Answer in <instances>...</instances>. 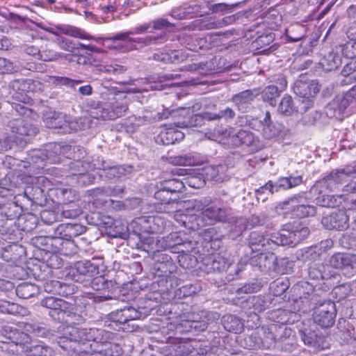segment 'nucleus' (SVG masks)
I'll return each mask as SVG.
<instances>
[{"label": "nucleus", "instance_id": "nucleus-34", "mask_svg": "<svg viewBox=\"0 0 356 356\" xmlns=\"http://www.w3.org/2000/svg\"><path fill=\"white\" fill-rule=\"evenodd\" d=\"M58 236L70 241L84 232V227L79 224H61L57 228Z\"/></svg>", "mask_w": 356, "mask_h": 356}, {"label": "nucleus", "instance_id": "nucleus-17", "mask_svg": "<svg viewBox=\"0 0 356 356\" xmlns=\"http://www.w3.org/2000/svg\"><path fill=\"white\" fill-rule=\"evenodd\" d=\"M281 245L294 246L305 239L309 234V230L306 227H302L299 223L288 224L280 231Z\"/></svg>", "mask_w": 356, "mask_h": 356}, {"label": "nucleus", "instance_id": "nucleus-4", "mask_svg": "<svg viewBox=\"0 0 356 356\" xmlns=\"http://www.w3.org/2000/svg\"><path fill=\"white\" fill-rule=\"evenodd\" d=\"M187 209L200 212L189 228L195 229L207 224L226 222L231 216V209L224 204L220 198L209 197L201 200H190L187 203Z\"/></svg>", "mask_w": 356, "mask_h": 356}, {"label": "nucleus", "instance_id": "nucleus-56", "mask_svg": "<svg viewBox=\"0 0 356 356\" xmlns=\"http://www.w3.org/2000/svg\"><path fill=\"white\" fill-rule=\"evenodd\" d=\"M289 287V282L286 279H277L270 285V290L275 296L283 294Z\"/></svg>", "mask_w": 356, "mask_h": 356}, {"label": "nucleus", "instance_id": "nucleus-11", "mask_svg": "<svg viewBox=\"0 0 356 356\" xmlns=\"http://www.w3.org/2000/svg\"><path fill=\"white\" fill-rule=\"evenodd\" d=\"M348 107L356 108V93L354 87L346 93L336 95L326 106L325 113L330 118L339 119L342 118V114Z\"/></svg>", "mask_w": 356, "mask_h": 356}, {"label": "nucleus", "instance_id": "nucleus-37", "mask_svg": "<svg viewBox=\"0 0 356 356\" xmlns=\"http://www.w3.org/2000/svg\"><path fill=\"white\" fill-rule=\"evenodd\" d=\"M325 71H332L337 69L341 64V57L338 49L325 54L319 62Z\"/></svg>", "mask_w": 356, "mask_h": 356}, {"label": "nucleus", "instance_id": "nucleus-23", "mask_svg": "<svg viewBox=\"0 0 356 356\" xmlns=\"http://www.w3.org/2000/svg\"><path fill=\"white\" fill-rule=\"evenodd\" d=\"M313 291L312 284L307 282H302L295 286L294 291L300 295L299 298L296 300L298 312L305 313L312 309L314 303L310 296H312Z\"/></svg>", "mask_w": 356, "mask_h": 356}, {"label": "nucleus", "instance_id": "nucleus-20", "mask_svg": "<svg viewBox=\"0 0 356 356\" xmlns=\"http://www.w3.org/2000/svg\"><path fill=\"white\" fill-rule=\"evenodd\" d=\"M131 225L136 233H159L163 229L161 219L157 216H141L132 221Z\"/></svg>", "mask_w": 356, "mask_h": 356}, {"label": "nucleus", "instance_id": "nucleus-41", "mask_svg": "<svg viewBox=\"0 0 356 356\" xmlns=\"http://www.w3.org/2000/svg\"><path fill=\"white\" fill-rule=\"evenodd\" d=\"M222 324L226 330L234 333L241 332L243 329L241 321L236 316L231 314L222 316Z\"/></svg>", "mask_w": 356, "mask_h": 356}, {"label": "nucleus", "instance_id": "nucleus-22", "mask_svg": "<svg viewBox=\"0 0 356 356\" xmlns=\"http://www.w3.org/2000/svg\"><path fill=\"white\" fill-rule=\"evenodd\" d=\"M193 340L175 339L161 349L164 356H185L193 352L195 346Z\"/></svg>", "mask_w": 356, "mask_h": 356}, {"label": "nucleus", "instance_id": "nucleus-33", "mask_svg": "<svg viewBox=\"0 0 356 356\" xmlns=\"http://www.w3.org/2000/svg\"><path fill=\"white\" fill-rule=\"evenodd\" d=\"M255 97L256 95L252 91L247 90L234 95L232 98V101L238 111L245 113L250 109L252 102Z\"/></svg>", "mask_w": 356, "mask_h": 356}, {"label": "nucleus", "instance_id": "nucleus-58", "mask_svg": "<svg viewBox=\"0 0 356 356\" xmlns=\"http://www.w3.org/2000/svg\"><path fill=\"white\" fill-rule=\"evenodd\" d=\"M188 71H199L200 73H207L214 70V63L212 60L192 63L185 66Z\"/></svg>", "mask_w": 356, "mask_h": 356}, {"label": "nucleus", "instance_id": "nucleus-13", "mask_svg": "<svg viewBox=\"0 0 356 356\" xmlns=\"http://www.w3.org/2000/svg\"><path fill=\"white\" fill-rule=\"evenodd\" d=\"M302 182L301 176L289 177H280L275 182L268 181L265 185L256 190V195L258 200L262 199L264 201L266 197L263 195L265 193L273 194L281 191H286L289 188L299 186Z\"/></svg>", "mask_w": 356, "mask_h": 356}, {"label": "nucleus", "instance_id": "nucleus-28", "mask_svg": "<svg viewBox=\"0 0 356 356\" xmlns=\"http://www.w3.org/2000/svg\"><path fill=\"white\" fill-rule=\"evenodd\" d=\"M8 127L12 132L25 136H34L38 129L23 118H17L9 122Z\"/></svg>", "mask_w": 356, "mask_h": 356}, {"label": "nucleus", "instance_id": "nucleus-9", "mask_svg": "<svg viewBox=\"0 0 356 356\" xmlns=\"http://www.w3.org/2000/svg\"><path fill=\"white\" fill-rule=\"evenodd\" d=\"M105 106L99 110L100 114L97 116L104 120H112L120 118L128 110V102L124 92H111L107 95Z\"/></svg>", "mask_w": 356, "mask_h": 356}, {"label": "nucleus", "instance_id": "nucleus-45", "mask_svg": "<svg viewBox=\"0 0 356 356\" xmlns=\"http://www.w3.org/2000/svg\"><path fill=\"white\" fill-rule=\"evenodd\" d=\"M234 20L235 17L234 15L225 17L221 20H215L214 19L211 18L208 21L200 22L199 28L202 30L218 29L232 24Z\"/></svg>", "mask_w": 356, "mask_h": 356}, {"label": "nucleus", "instance_id": "nucleus-6", "mask_svg": "<svg viewBox=\"0 0 356 356\" xmlns=\"http://www.w3.org/2000/svg\"><path fill=\"white\" fill-rule=\"evenodd\" d=\"M99 273L97 264L90 261H80L70 269L67 275L72 280L85 286H91L95 290H102L106 283L102 276L96 277Z\"/></svg>", "mask_w": 356, "mask_h": 356}, {"label": "nucleus", "instance_id": "nucleus-50", "mask_svg": "<svg viewBox=\"0 0 356 356\" xmlns=\"http://www.w3.org/2000/svg\"><path fill=\"white\" fill-rule=\"evenodd\" d=\"M26 331L30 332L35 336L39 337L50 339L51 337L56 335V332L54 330H49L43 324L40 323L27 324L26 325Z\"/></svg>", "mask_w": 356, "mask_h": 356}, {"label": "nucleus", "instance_id": "nucleus-3", "mask_svg": "<svg viewBox=\"0 0 356 356\" xmlns=\"http://www.w3.org/2000/svg\"><path fill=\"white\" fill-rule=\"evenodd\" d=\"M338 270L347 277L356 275V257L344 252H335L323 264L312 261L308 267L309 277L314 280L332 281L339 277Z\"/></svg>", "mask_w": 356, "mask_h": 356}, {"label": "nucleus", "instance_id": "nucleus-40", "mask_svg": "<svg viewBox=\"0 0 356 356\" xmlns=\"http://www.w3.org/2000/svg\"><path fill=\"white\" fill-rule=\"evenodd\" d=\"M158 190L154 193V197L156 200L159 201L161 205H163L164 208L161 209V211L163 212H169L168 206L173 205L177 204L176 198H173L172 197V195H170L169 192H168L165 189H163V187L160 186H157Z\"/></svg>", "mask_w": 356, "mask_h": 356}, {"label": "nucleus", "instance_id": "nucleus-59", "mask_svg": "<svg viewBox=\"0 0 356 356\" xmlns=\"http://www.w3.org/2000/svg\"><path fill=\"white\" fill-rule=\"evenodd\" d=\"M124 191V188L121 186H116L112 188L111 186L99 188L92 191L93 193L99 194V195L102 196H118L121 195Z\"/></svg>", "mask_w": 356, "mask_h": 356}, {"label": "nucleus", "instance_id": "nucleus-1", "mask_svg": "<svg viewBox=\"0 0 356 356\" xmlns=\"http://www.w3.org/2000/svg\"><path fill=\"white\" fill-rule=\"evenodd\" d=\"M113 334L99 328L67 327L58 343L70 356L79 353L100 356H120L122 349L120 345L109 341Z\"/></svg>", "mask_w": 356, "mask_h": 356}, {"label": "nucleus", "instance_id": "nucleus-36", "mask_svg": "<svg viewBox=\"0 0 356 356\" xmlns=\"http://www.w3.org/2000/svg\"><path fill=\"white\" fill-rule=\"evenodd\" d=\"M204 159L197 153L178 155L171 158V162L176 165L194 166L202 165Z\"/></svg>", "mask_w": 356, "mask_h": 356}, {"label": "nucleus", "instance_id": "nucleus-64", "mask_svg": "<svg viewBox=\"0 0 356 356\" xmlns=\"http://www.w3.org/2000/svg\"><path fill=\"white\" fill-rule=\"evenodd\" d=\"M61 55L62 54L51 49H44L40 51L39 60L46 62L52 61L56 60L58 57L61 56Z\"/></svg>", "mask_w": 356, "mask_h": 356}, {"label": "nucleus", "instance_id": "nucleus-48", "mask_svg": "<svg viewBox=\"0 0 356 356\" xmlns=\"http://www.w3.org/2000/svg\"><path fill=\"white\" fill-rule=\"evenodd\" d=\"M24 354L27 356H52L54 351L51 348L44 343L30 346L26 344Z\"/></svg>", "mask_w": 356, "mask_h": 356}, {"label": "nucleus", "instance_id": "nucleus-26", "mask_svg": "<svg viewBox=\"0 0 356 356\" xmlns=\"http://www.w3.org/2000/svg\"><path fill=\"white\" fill-rule=\"evenodd\" d=\"M262 332V338L254 342L253 344H250L248 348H266L270 349L277 346V332H270V325L268 327H262L261 329Z\"/></svg>", "mask_w": 356, "mask_h": 356}, {"label": "nucleus", "instance_id": "nucleus-27", "mask_svg": "<svg viewBox=\"0 0 356 356\" xmlns=\"http://www.w3.org/2000/svg\"><path fill=\"white\" fill-rule=\"evenodd\" d=\"M110 316L114 322L124 324L129 321L141 318L143 313L134 307L129 306L112 312Z\"/></svg>", "mask_w": 356, "mask_h": 356}, {"label": "nucleus", "instance_id": "nucleus-61", "mask_svg": "<svg viewBox=\"0 0 356 356\" xmlns=\"http://www.w3.org/2000/svg\"><path fill=\"white\" fill-rule=\"evenodd\" d=\"M340 52L347 58H356V41H350L339 47Z\"/></svg>", "mask_w": 356, "mask_h": 356}, {"label": "nucleus", "instance_id": "nucleus-53", "mask_svg": "<svg viewBox=\"0 0 356 356\" xmlns=\"http://www.w3.org/2000/svg\"><path fill=\"white\" fill-rule=\"evenodd\" d=\"M160 185L163 187L170 195L177 193H181L184 188V184L182 181L178 179H165L160 183Z\"/></svg>", "mask_w": 356, "mask_h": 356}, {"label": "nucleus", "instance_id": "nucleus-43", "mask_svg": "<svg viewBox=\"0 0 356 356\" xmlns=\"http://www.w3.org/2000/svg\"><path fill=\"white\" fill-rule=\"evenodd\" d=\"M293 209V215L298 218H305L314 216L316 213V207L308 204H296V198L290 200Z\"/></svg>", "mask_w": 356, "mask_h": 356}, {"label": "nucleus", "instance_id": "nucleus-14", "mask_svg": "<svg viewBox=\"0 0 356 356\" xmlns=\"http://www.w3.org/2000/svg\"><path fill=\"white\" fill-rule=\"evenodd\" d=\"M209 313L207 311H201L198 313H184L180 316V321L177 329L180 332H197L204 331L207 328L208 323L206 318Z\"/></svg>", "mask_w": 356, "mask_h": 356}, {"label": "nucleus", "instance_id": "nucleus-15", "mask_svg": "<svg viewBox=\"0 0 356 356\" xmlns=\"http://www.w3.org/2000/svg\"><path fill=\"white\" fill-rule=\"evenodd\" d=\"M26 177L22 175L6 176L0 180V196L7 197L8 195L19 196L24 195L31 200L29 196V187L24 186V179Z\"/></svg>", "mask_w": 356, "mask_h": 356}, {"label": "nucleus", "instance_id": "nucleus-47", "mask_svg": "<svg viewBox=\"0 0 356 356\" xmlns=\"http://www.w3.org/2000/svg\"><path fill=\"white\" fill-rule=\"evenodd\" d=\"M107 234L113 238H127L129 234L127 222L122 220H116L112 229L108 231Z\"/></svg>", "mask_w": 356, "mask_h": 356}, {"label": "nucleus", "instance_id": "nucleus-52", "mask_svg": "<svg viewBox=\"0 0 356 356\" xmlns=\"http://www.w3.org/2000/svg\"><path fill=\"white\" fill-rule=\"evenodd\" d=\"M277 111L285 115H291L297 111L292 97L290 95H285L282 98L278 105Z\"/></svg>", "mask_w": 356, "mask_h": 356}, {"label": "nucleus", "instance_id": "nucleus-21", "mask_svg": "<svg viewBox=\"0 0 356 356\" xmlns=\"http://www.w3.org/2000/svg\"><path fill=\"white\" fill-rule=\"evenodd\" d=\"M300 336L305 345L312 348L314 351L326 349L330 346L327 337L312 328L300 330Z\"/></svg>", "mask_w": 356, "mask_h": 356}, {"label": "nucleus", "instance_id": "nucleus-57", "mask_svg": "<svg viewBox=\"0 0 356 356\" xmlns=\"http://www.w3.org/2000/svg\"><path fill=\"white\" fill-rule=\"evenodd\" d=\"M24 308L17 304L9 301L0 300V312L8 314H19Z\"/></svg>", "mask_w": 356, "mask_h": 356}, {"label": "nucleus", "instance_id": "nucleus-24", "mask_svg": "<svg viewBox=\"0 0 356 356\" xmlns=\"http://www.w3.org/2000/svg\"><path fill=\"white\" fill-rule=\"evenodd\" d=\"M349 218L347 211L339 210L323 217L321 222L328 229L343 230L349 227Z\"/></svg>", "mask_w": 356, "mask_h": 356}, {"label": "nucleus", "instance_id": "nucleus-30", "mask_svg": "<svg viewBox=\"0 0 356 356\" xmlns=\"http://www.w3.org/2000/svg\"><path fill=\"white\" fill-rule=\"evenodd\" d=\"M280 316H281L280 318V325L277 324H271L270 325V332H277V342H284L288 338L294 336L293 330L284 325V323H287L289 321V318H286L285 316L286 312L285 310L279 309L277 312Z\"/></svg>", "mask_w": 356, "mask_h": 356}, {"label": "nucleus", "instance_id": "nucleus-18", "mask_svg": "<svg viewBox=\"0 0 356 356\" xmlns=\"http://www.w3.org/2000/svg\"><path fill=\"white\" fill-rule=\"evenodd\" d=\"M41 305L49 309V315L54 320L60 319V314H67L70 316L74 313V305L63 299L48 296L41 300Z\"/></svg>", "mask_w": 356, "mask_h": 356}, {"label": "nucleus", "instance_id": "nucleus-63", "mask_svg": "<svg viewBox=\"0 0 356 356\" xmlns=\"http://www.w3.org/2000/svg\"><path fill=\"white\" fill-rule=\"evenodd\" d=\"M341 75L348 79H356V63L351 61L347 63L341 71Z\"/></svg>", "mask_w": 356, "mask_h": 356}, {"label": "nucleus", "instance_id": "nucleus-49", "mask_svg": "<svg viewBox=\"0 0 356 356\" xmlns=\"http://www.w3.org/2000/svg\"><path fill=\"white\" fill-rule=\"evenodd\" d=\"M2 249L3 251L1 253V257L7 261H16L20 253L24 252L23 248L16 243L8 245L5 247H3Z\"/></svg>", "mask_w": 356, "mask_h": 356}, {"label": "nucleus", "instance_id": "nucleus-16", "mask_svg": "<svg viewBox=\"0 0 356 356\" xmlns=\"http://www.w3.org/2000/svg\"><path fill=\"white\" fill-rule=\"evenodd\" d=\"M250 126L261 131L263 137L266 139H273L279 137L284 130V127L282 124L272 120L269 111H266L264 117L259 121L253 119L250 122Z\"/></svg>", "mask_w": 356, "mask_h": 356}, {"label": "nucleus", "instance_id": "nucleus-51", "mask_svg": "<svg viewBox=\"0 0 356 356\" xmlns=\"http://www.w3.org/2000/svg\"><path fill=\"white\" fill-rule=\"evenodd\" d=\"M15 291L18 297L27 299L37 294L38 288L33 284L23 282L17 286Z\"/></svg>", "mask_w": 356, "mask_h": 356}, {"label": "nucleus", "instance_id": "nucleus-55", "mask_svg": "<svg viewBox=\"0 0 356 356\" xmlns=\"http://www.w3.org/2000/svg\"><path fill=\"white\" fill-rule=\"evenodd\" d=\"M280 92L274 85L266 86L261 92V97L264 102H267L270 106L276 105V98L280 95Z\"/></svg>", "mask_w": 356, "mask_h": 356}, {"label": "nucleus", "instance_id": "nucleus-35", "mask_svg": "<svg viewBox=\"0 0 356 356\" xmlns=\"http://www.w3.org/2000/svg\"><path fill=\"white\" fill-rule=\"evenodd\" d=\"M312 197L315 198L316 202L321 207H335L339 206L345 201L343 195H321L322 193H311Z\"/></svg>", "mask_w": 356, "mask_h": 356}, {"label": "nucleus", "instance_id": "nucleus-38", "mask_svg": "<svg viewBox=\"0 0 356 356\" xmlns=\"http://www.w3.org/2000/svg\"><path fill=\"white\" fill-rule=\"evenodd\" d=\"M320 89L317 84L314 83H307L303 82H297L294 88V92L300 97L309 100L311 97L316 95Z\"/></svg>", "mask_w": 356, "mask_h": 356}, {"label": "nucleus", "instance_id": "nucleus-12", "mask_svg": "<svg viewBox=\"0 0 356 356\" xmlns=\"http://www.w3.org/2000/svg\"><path fill=\"white\" fill-rule=\"evenodd\" d=\"M280 232L277 233H261L252 232L249 236V245L253 252L273 250L279 245H281Z\"/></svg>", "mask_w": 356, "mask_h": 356}, {"label": "nucleus", "instance_id": "nucleus-42", "mask_svg": "<svg viewBox=\"0 0 356 356\" xmlns=\"http://www.w3.org/2000/svg\"><path fill=\"white\" fill-rule=\"evenodd\" d=\"M56 29L60 33L84 40H95L94 37L86 33L83 30L70 25L58 26Z\"/></svg>", "mask_w": 356, "mask_h": 356}, {"label": "nucleus", "instance_id": "nucleus-31", "mask_svg": "<svg viewBox=\"0 0 356 356\" xmlns=\"http://www.w3.org/2000/svg\"><path fill=\"white\" fill-rule=\"evenodd\" d=\"M184 137V133L179 131L175 127L170 125L161 131L158 136L157 141L164 145H169L181 140Z\"/></svg>", "mask_w": 356, "mask_h": 356}, {"label": "nucleus", "instance_id": "nucleus-46", "mask_svg": "<svg viewBox=\"0 0 356 356\" xmlns=\"http://www.w3.org/2000/svg\"><path fill=\"white\" fill-rule=\"evenodd\" d=\"M165 37L164 33H161L158 35H150L145 37L129 39V42L131 43H136L129 50L138 49V47H143L148 46L151 44H156L159 40L163 39Z\"/></svg>", "mask_w": 356, "mask_h": 356}, {"label": "nucleus", "instance_id": "nucleus-7", "mask_svg": "<svg viewBox=\"0 0 356 356\" xmlns=\"http://www.w3.org/2000/svg\"><path fill=\"white\" fill-rule=\"evenodd\" d=\"M356 177V162L347 165L343 168L332 170L323 179L318 181L310 188V193H323L325 191L338 188L350 178Z\"/></svg>", "mask_w": 356, "mask_h": 356}, {"label": "nucleus", "instance_id": "nucleus-62", "mask_svg": "<svg viewBox=\"0 0 356 356\" xmlns=\"http://www.w3.org/2000/svg\"><path fill=\"white\" fill-rule=\"evenodd\" d=\"M56 42L58 44L61 49L69 52L73 53L76 50L79 49V47H76V44L72 40L64 38H57Z\"/></svg>", "mask_w": 356, "mask_h": 356}, {"label": "nucleus", "instance_id": "nucleus-8", "mask_svg": "<svg viewBox=\"0 0 356 356\" xmlns=\"http://www.w3.org/2000/svg\"><path fill=\"white\" fill-rule=\"evenodd\" d=\"M29 337L16 328L5 326L1 330L0 349L11 355L25 353L26 345Z\"/></svg>", "mask_w": 356, "mask_h": 356}, {"label": "nucleus", "instance_id": "nucleus-44", "mask_svg": "<svg viewBox=\"0 0 356 356\" xmlns=\"http://www.w3.org/2000/svg\"><path fill=\"white\" fill-rule=\"evenodd\" d=\"M44 291L49 293L57 294L60 296H66L68 294L66 284L62 283L58 280H48L43 284Z\"/></svg>", "mask_w": 356, "mask_h": 356}, {"label": "nucleus", "instance_id": "nucleus-19", "mask_svg": "<svg viewBox=\"0 0 356 356\" xmlns=\"http://www.w3.org/2000/svg\"><path fill=\"white\" fill-rule=\"evenodd\" d=\"M336 314L335 304L332 301H326L315 308L313 318L314 323L321 327H329L334 324Z\"/></svg>", "mask_w": 356, "mask_h": 356}, {"label": "nucleus", "instance_id": "nucleus-5", "mask_svg": "<svg viewBox=\"0 0 356 356\" xmlns=\"http://www.w3.org/2000/svg\"><path fill=\"white\" fill-rule=\"evenodd\" d=\"M199 108V105H194L192 108H181L178 111H172L170 114L175 117L179 115L183 118L181 121L176 122V127L185 128L189 127H197L202 124L204 120L208 121L220 120V119L232 120L235 117L234 111L227 107L223 110H220L218 113L204 112L202 114L195 113V108Z\"/></svg>", "mask_w": 356, "mask_h": 356}, {"label": "nucleus", "instance_id": "nucleus-32", "mask_svg": "<svg viewBox=\"0 0 356 356\" xmlns=\"http://www.w3.org/2000/svg\"><path fill=\"white\" fill-rule=\"evenodd\" d=\"M204 262L208 271L226 270L230 266V261L221 254H212L204 259Z\"/></svg>", "mask_w": 356, "mask_h": 356}, {"label": "nucleus", "instance_id": "nucleus-39", "mask_svg": "<svg viewBox=\"0 0 356 356\" xmlns=\"http://www.w3.org/2000/svg\"><path fill=\"white\" fill-rule=\"evenodd\" d=\"M334 245V242L331 239H326L321 241L319 243L312 247L307 252V254L314 259V261H316V259L321 258L324 254H327L330 251Z\"/></svg>", "mask_w": 356, "mask_h": 356}, {"label": "nucleus", "instance_id": "nucleus-60", "mask_svg": "<svg viewBox=\"0 0 356 356\" xmlns=\"http://www.w3.org/2000/svg\"><path fill=\"white\" fill-rule=\"evenodd\" d=\"M179 51H171L170 53L155 54L154 58L165 63H175L179 61Z\"/></svg>", "mask_w": 356, "mask_h": 356}, {"label": "nucleus", "instance_id": "nucleus-54", "mask_svg": "<svg viewBox=\"0 0 356 356\" xmlns=\"http://www.w3.org/2000/svg\"><path fill=\"white\" fill-rule=\"evenodd\" d=\"M251 303L255 311L261 312L270 307L272 303V298L270 295L252 297Z\"/></svg>", "mask_w": 356, "mask_h": 356}, {"label": "nucleus", "instance_id": "nucleus-2", "mask_svg": "<svg viewBox=\"0 0 356 356\" xmlns=\"http://www.w3.org/2000/svg\"><path fill=\"white\" fill-rule=\"evenodd\" d=\"M75 147L62 143L50 144L44 150H34L31 154V160L38 168H42L45 165V161L51 163H56L62 161L61 156L73 158L74 161L69 164L70 175L69 176L72 183H76L81 186H86L94 183L95 175L92 173L95 170L105 169L104 162L97 158L94 163H90L88 161L76 160V156H72V150L74 151Z\"/></svg>", "mask_w": 356, "mask_h": 356}, {"label": "nucleus", "instance_id": "nucleus-10", "mask_svg": "<svg viewBox=\"0 0 356 356\" xmlns=\"http://www.w3.org/2000/svg\"><path fill=\"white\" fill-rule=\"evenodd\" d=\"M43 121L48 128L56 129L60 128L65 129L69 127L70 130L77 131L84 129L83 124L88 122L87 118H74L66 116L62 113H57L54 111H47L43 114Z\"/></svg>", "mask_w": 356, "mask_h": 356}, {"label": "nucleus", "instance_id": "nucleus-29", "mask_svg": "<svg viewBox=\"0 0 356 356\" xmlns=\"http://www.w3.org/2000/svg\"><path fill=\"white\" fill-rule=\"evenodd\" d=\"M232 142L236 146L245 145L252 147L253 149L260 147L259 139L250 131L241 129L236 134L232 136Z\"/></svg>", "mask_w": 356, "mask_h": 356}, {"label": "nucleus", "instance_id": "nucleus-25", "mask_svg": "<svg viewBox=\"0 0 356 356\" xmlns=\"http://www.w3.org/2000/svg\"><path fill=\"white\" fill-rule=\"evenodd\" d=\"M250 264L257 266L261 271H274L277 266V257L271 250L259 252L250 258Z\"/></svg>", "mask_w": 356, "mask_h": 356}]
</instances>
